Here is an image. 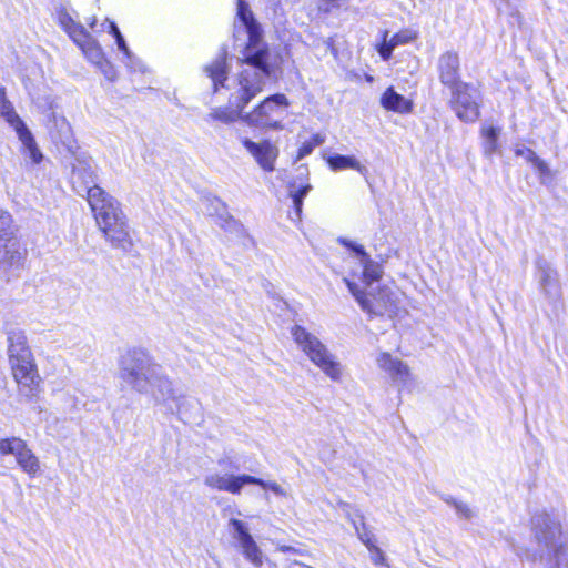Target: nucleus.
Listing matches in <instances>:
<instances>
[{
	"mask_svg": "<svg viewBox=\"0 0 568 568\" xmlns=\"http://www.w3.org/2000/svg\"><path fill=\"white\" fill-rule=\"evenodd\" d=\"M13 455L19 467L30 477L40 473V462L27 443L19 437L0 439V456Z\"/></svg>",
	"mask_w": 568,
	"mask_h": 568,
	"instance_id": "9b49d317",
	"label": "nucleus"
},
{
	"mask_svg": "<svg viewBox=\"0 0 568 568\" xmlns=\"http://www.w3.org/2000/svg\"><path fill=\"white\" fill-rule=\"evenodd\" d=\"M453 89L452 106L464 122H475L479 118V93L475 87L459 83Z\"/></svg>",
	"mask_w": 568,
	"mask_h": 568,
	"instance_id": "f8f14e48",
	"label": "nucleus"
},
{
	"mask_svg": "<svg viewBox=\"0 0 568 568\" xmlns=\"http://www.w3.org/2000/svg\"><path fill=\"white\" fill-rule=\"evenodd\" d=\"M389 32L385 30L383 32L382 42L376 45V50L384 61H388L392 57L395 48L404 44H408L417 39L418 32L414 29L407 28L398 31L390 38Z\"/></svg>",
	"mask_w": 568,
	"mask_h": 568,
	"instance_id": "a211bd4d",
	"label": "nucleus"
},
{
	"mask_svg": "<svg viewBox=\"0 0 568 568\" xmlns=\"http://www.w3.org/2000/svg\"><path fill=\"white\" fill-rule=\"evenodd\" d=\"M148 394H151L158 405L164 406L172 414H180L181 407L185 403V397L173 386L172 381L163 373L161 366L156 371V377L151 381Z\"/></svg>",
	"mask_w": 568,
	"mask_h": 568,
	"instance_id": "9d476101",
	"label": "nucleus"
},
{
	"mask_svg": "<svg viewBox=\"0 0 568 568\" xmlns=\"http://www.w3.org/2000/svg\"><path fill=\"white\" fill-rule=\"evenodd\" d=\"M233 37L239 48V71L226 75V58L221 55L204 67L205 74L211 79L213 89L229 91V108H216L210 116L223 123L242 121L245 106L258 95L272 74L271 54L261 38V27L255 21L246 2L237 0V12L234 21Z\"/></svg>",
	"mask_w": 568,
	"mask_h": 568,
	"instance_id": "f257e3e1",
	"label": "nucleus"
},
{
	"mask_svg": "<svg viewBox=\"0 0 568 568\" xmlns=\"http://www.w3.org/2000/svg\"><path fill=\"white\" fill-rule=\"evenodd\" d=\"M532 523L537 540L549 548L545 568H568V537L559 523L548 516H537Z\"/></svg>",
	"mask_w": 568,
	"mask_h": 568,
	"instance_id": "0eeeda50",
	"label": "nucleus"
},
{
	"mask_svg": "<svg viewBox=\"0 0 568 568\" xmlns=\"http://www.w3.org/2000/svg\"><path fill=\"white\" fill-rule=\"evenodd\" d=\"M7 341L9 364L20 392L27 396L34 395L41 385V377L26 333L12 329L8 333Z\"/></svg>",
	"mask_w": 568,
	"mask_h": 568,
	"instance_id": "20e7f679",
	"label": "nucleus"
},
{
	"mask_svg": "<svg viewBox=\"0 0 568 568\" xmlns=\"http://www.w3.org/2000/svg\"><path fill=\"white\" fill-rule=\"evenodd\" d=\"M0 118L4 120L17 134L28 128L17 113L12 102L7 98L4 88H0Z\"/></svg>",
	"mask_w": 568,
	"mask_h": 568,
	"instance_id": "5701e85b",
	"label": "nucleus"
},
{
	"mask_svg": "<svg viewBox=\"0 0 568 568\" xmlns=\"http://www.w3.org/2000/svg\"><path fill=\"white\" fill-rule=\"evenodd\" d=\"M454 506H455L456 513L462 518L469 519L473 517V515H474L473 510L470 509V507L467 504L455 501Z\"/></svg>",
	"mask_w": 568,
	"mask_h": 568,
	"instance_id": "72a5a7b5",
	"label": "nucleus"
},
{
	"mask_svg": "<svg viewBox=\"0 0 568 568\" xmlns=\"http://www.w3.org/2000/svg\"><path fill=\"white\" fill-rule=\"evenodd\" d=\"M532 165L537 171L539 180L542 184H549L552 182L554 173L545 161L538 158V160Z\"/></svg>",
	"mask_w": 568,
	"mask_h": 568,
	"instance_id": "7c9ffc66",
	"label": "nucleus"
},
{
	"mask_svg": "<svg viewBox=\"0 0 568 568\" xmlns=\"http://www.w3.org/2000/svg\"><path fill=\"white\" fill-rule=\"evenodd\" d=\"M500 129L491 124H484L481 128V135L484 138V153L486 155L494 154L498 149V136Z\"/></svg>",
	"mask_w": 568,
	"mask_h": 568,
	"instance_id": "cd10ccee",
	"label": "nucleus"
},
{
	"mask_svg": "<svg viewBox=\"0 0 568 568\" xmlns=\"http://www.w3.org/2000/svg\"><path fill=\"white\" fill-rule=\"evenodd\" d=\"M539 283L545 296L549 300L560 297V286L556 272L548 265L539 267Z\"/></svg>",
	"mask_w": 568,
	"mask_h": 568,
	"instance_id": "b1692460",
	"label": "nucleus"
},
{
	"mask_svg": "<svg viewBox=\"0 0 568 568\" xmlns=\"http://www.w3.org/2000/svg\"><path fill=\"white\" fill-rule=\"evenodd\" d=\"M341 243L351 251L346 260L349 274L343 281L361 308L371 315L399 316L404 312L405 297L400 290L384 285L377 292H367L374 282L382 278V264L373 260L363 245L346 239Z\"/></svg>",
	"mask_w": 568,
	"mask_h": 568,
	"instance_id": "f03ea898",
	"label": "nucleus"
},
{
	"mask_svg": "<svg viewBox=\"0 0 568 568\" xmlns=\"http://www.w3.org/2000/svg\"><path fill=\"white\" fill-rule=\"evenodd\" d=\"M18 226L12 215L0 207V265L11 266L22 260L20 244L17 239Z\"/></svg>",
	"mask_w": 568,
	"mask_h": 568,
	"instance_id": "1a4fd4ad",
	"label": "nucleus"
},
{
	"mask_svg": "<svg viewBox=\"0 0 568 568\" xmlns=\"http://www.w3.org/2000/svg\"><path fill=\"white\" fill-rule=\"evenodd\" d=\"M55 16L59 24L74 42L80 38V36H78L80 31L81 33L88 32L81 23L74 20L72 13L67 8L61 7L57 10Z\"/></svg>",
	"mask_w": 568,
	"mask_h": 568,
	"instance_id": "bb28decb",
	"label": "nucleus"
},
{
	"mask_svg": "<svg viewBox=\"0 0 568 568\" xmlns=\"http://www.w3.org/2000/svg\"><path fill=\"white\" fill-rule=\"evenodd\" d=\"M349 0H316L318 11L323 13H334L342 8H346Z\"/></svg>",
	"mask_w": 568,
	"mask_h": 568,
	"instance_id": "c756f323",
	"label": "nucleus"
},
{
	"mask_svg": "<svg viewBox=\"0 0 568 568\" xmlns=\"http://www.w3.org/2000/svg\"><path fill=\"white\" fill-rule=\"evenodd\" d=\"M292 336L298 348L325 376L333 382H342L344 365L317 336L298 325L292 328Z\"/></svg>",
	"mask_w": 568,
	"mask_h": 568,
	"instance_id": "423d86ee",
	"label": "nucleus"
},
{
	"mask_svg": "<svg viewBox=\"0 0 568 568\" xmlns=\"http://www.w3.org/2000/svg\"><path fill=\"white\" fill-rule=\"evenodd\" d=\"M229 526L232 528L233 538L236 540L244 558L255 567L263 565V552L248 531L247 525L235 518H231Z\"/></svg>",
	"mask_w": 568,
	"mask_h": 568,
	"instance_id": "4468645a",
	"label": "nucleus"
},
{
	"mask_svg": "<svg viewBox=\"0 0 568 568\" xmlns=\"http://www.w3.org/2000/svg\"><path fill=\"white\" fill-rule=\"evenodd\" d=\"M281 550L282 551H288V550H292V548L291 547H281Z\"/></svg>",
	"mask_w": 568,
	"mask_h": 568,
	"instance_id": "79ce46f5",
	"label": "nucleus"
},
{
	"mask_svg": "<svg viewBox=\"0 0 568 568\" xmlns=\"http://www.w3.org/2000/svg\"><path fill=\"white\" fill-rule=\"evenodd\" d=\"M381 104L384 109L397 113H409L413 109V102L404 95L397 93L394 88H387L381 97Z\"/></svg>",
	"mask_w": 568,
	"mask_h": 568,
	"instance_id": "4be33fe9",
	"label": "nucleus"
},
{
	"mask_svg": "<svg viewBox=\"0 0 568 568\" xmlns=\"http://www.w3.org/2000/svg\"><path fill=\"white\" fill-rule=\"evenodd\" d=\"M376 364L399 388H410L413 386L414 376L408 365L400 358L387 352H379L376 356Z\"/></svg>",
	"mask_w": 568,
	"mask_h": 568,
	"instance_id": "dca6fc26",
	"label": "nucleus"
},
{
	"mask_svg": "<svg viewBox=\"0 0 568 568\" xmlns=\"http://www.w3.org/2000/svg\"><path fill=\"white\" fill-rule=\"evenodd\" d=\"M308 142L315 149L317 145H321L324 142V139L320 134H315Z\"/></svg>",
	"mask_w": 568,
	"mask_h": 568,
	"instance_id": "4c0bfd02",
	"label": "nucleus"
},
{
	"mask_svg": "<svg viewBox=\"0 0 568 568\" xmlns=\"http://www.w3.org/2000/svg\"><path fill=\"white\" fill-rule=\"evenodd\" d=\"M371 552V560L374 565H384L386 561L385 555L381 548L377 546H374L373 548L368 549Z\"/></svg>",
	"mask_w": 568,
	"mask_h": 568,
	"instance_id": "473e14b6",
	"label": "nucleus"
},
{
	"mask_svg": "<svg viewBox=\"0 0 568 568\" xmlns=\"http://www.w3.org/2000/svg\"><path fill=\"white\" fill-rule=\"evenodd\" d=\"M79 176H80V172L74 171L73 175H72L73 181H75V179H78Z\"/></svg>",
	"mask_w": 568,
	"mask_h": 568,
	"instance_id": "a19ab883",
	"label": "nucleus"
},
{
	"mask_svg": "<svg viewBox=\"0 0 568 568\" xmlns=\"http://www.w3.org/2000/svg\"><path fill=\"white\" fill-rule=\"evenodd\" d=\"M515 153L516 155L521 156L524 160L531 164H534L538 160L537 154L532 150L525 146L516 148Z\"/></svg>",
	"mask_w": 568,
	"mask_h": 568,
	"instance_id": "2f4dec72",
	"label": "nucleus"
},
{
	"mask_svg": "<svg viewBox=\"0 0 568 568\" xmlns=\"http://www.w3.org/2000/svg\"><path fill=\"white\" fill-rule=\"evenodd\" d=\"M61 123H62V129L64 131L65 134L70 133V125L69 123L65 121L64 118L61 119Z\"/></svg>",
	"mask_w": 568,
	"mask_h": 568,
	"instance_id": "ea45409f",
	"label": "nucleus"
},
{
	"mask_svg": "<svg viewBox=\"0 0 568 568\" xmlns=\"http://www.w3.org/2000/svg\"><path fill=\"white\" fill-rule=\"evenodd\" d=\"M251 475H233L213 471L205 476L204 485L213 490L240 495L245 485H250Z\"/></svg>",
	"mask_w": 568,
	"mask_h": 568,
	"instance_id": "f3484780",
	"label": "nucleus"
},
{
	"mask_svg": "<svg viewBox=\"0 0 568 568\" xmlns=\"http://www.w3.org/2000/svg\"><path fill=\"white\" fill-rule=\"evenodd\" d=\"M17 135L22 144V154L28 158L32 164H40L43 160V154L30 130L27 128Z\"/></svg>",
	"mask_w": 568,
	"mask_h": 568,
	"instance_id": "393cba45",
	"label": "nucleus"
},
{
	"mask_svg": "<svg viewBox=\"0 0 568 568\" xmlns=\"http://www.w3.org/2000/svg\"><path fill=\"white\" fill-rule=\"evenodd\" d=\"M314 148L313 145L311 144V142L306 141L304 142L298 151H297V156H296V160H302L303 158L310 155L312 152H313Z\"/></svg>",
	"mask_w": 568,
	"mask_h": 568,
	"instance_id": "f704fd0d",
	"label": "nucleus"
},
{
	"mask_svg": "<svg viewBox=\"0 0 568 568\" xmlns=\"http://www.w3.org/2000/svg\"><path fill=\"white\" fill-rule=\"evenodd\" d=\"M80 38L74 42L82 51L87 60L92 63L109 81L118 78L115 67L105 58L99 42L89 32L79 33Z\"/></svg>",
	"mask_w": 568,
	"mask_h": 568,
	"instance_id": "ddd939ff",
	"label": "nucleus"
},
{
	"mask_svg": "<svg viewBox=\"0 0 568 568\" xmlns=\"http://www.w3.org/2000/svg\"><path fill=\"white\" fill-rule=\"evenodd\" d=\"M326 161L333 171L355 170L362 175L367 173V168L353 155L333 154Z\"/></svg>",
	"mask_w": 568,
	"mask_h": 568,
	"instance_id": "a878e982",
	"label": "nucleus"
},
{
	"mask_svg": "<svg viewBox=\"0 0 568 568\" xmlns=\"http://www.w3.org/2000/svg\"><path fill=\"white\" fill-rule=\"evenodd\" d=\"M250 479L252 480L250 481V485H257L265 490H270L280 498L287 499L292 496L288 487H285L275 480H264L255 476H251Z\"/></svg>",
	"mask_w": 568,
	"mask_h": 568,
	"instance_id": "c85d7f7f",
	"label": "nucleus"
},
{
	"mask_svg": "<svg viewBox=\"0 0 568 568\" xmlns=\"http://www.w3.org/2000/svg\"><path fill=\"white\" fill-rule=\"evenodd\" d=\"M88 202L97 225L113 247L128 250L131 239L126 219L119 202L98 185L88 187Z\"/></svg>",
	"mask_w": 568,
	"mask_h": 568,
	"instance_id": "7ed1b4c3",
	"label": "nucleus"
},
{
	"mask_svg": "<svg viewBox=\"0 0 568 568\" xmlns=\"http://www.w3.org/2000/svg\"><path fill=\"white\" fill-rule=\"evenodd\" d=\"M241 143L263 171L273 172L275 170L280 155V149L275 142L267 139L255 142L248 138H243Z\"/></svg>",
	"mask_w": 568,
	"mask_h": 568,
	"instance_id": "2eb2a0df",
	"label": "nucleus"
},
{
	"mask_svg": "<svg viewBox=\"0 0 568 568\" xmlns=\"http://www.w3.org/2000/svg\"><path fill=\"white\" fill-rule=\"evenodd\" d=\"M293 199L294 206L296 209V212L300 213L303 205V199L298 194H291Z\"/></svg>",
	"mask_w": 568,
	"mask_h": 568,
	"instance_id": "e433bc0d",
	"label": "nucleus"
},
{
	"mask_svg": "<svg viewBox=\"0 0 568 568\" xmlns=\"http://www.w3.org/2000/svg\"><path fill=\"white\" fill-rule=\"evenodd\" d=\"M311 189H312V186L310 184H306L296 191H291V194H298L301 196V199H304Z\"/></svg>",
	"mask_w": 568,
	"mask_h": 568,
	"instance_id": "c9c22d12",
	"label": "nucleus"
},
{
	"mask_svg": "<svg viewBox=\"0 0 568 568\" xmlns=\"http://www.w3.org/2000/svg\"><path fill=\"white\" fill-rule=\"evenodd\" d=\"M288 99L282 93L265 98L251 111L242 115V121L248 126L261 130H282L286 118Z\"/></svg>",
	"mask_w": 568,
	"mask_h": 568,
	"instance_id": "6e6552de",
	"label": "nucleus"
},
{
	"mask_svg": "<svg viewBox=\"0 0 568 568\" xmlns=\"http://www.w3.org/2000/svg\"><path fill=\"white\" fill-rule=\"evenodd\" d=\"M160 365L142 348H132L119 359V378L130 389L148 394L151 381L156 377Z\"/></svg>",
	"mask_w": 568,
	"mask_h": 568,
	"instance_id": "39448f33",
	"label": "nucleus"
},
{
	"mask_svg": "<svg viewBox=\"0 0 568 568\" xmlns=\"http://www.w3.org/2000/svg\"><path fill=\"white\" fill-rule=\"evenodd\" d=\"M87 174L90 179H92V172H87ZM91 182H93V180H91Z\"/></svg>",
	"mask_w": 568,
	"mask_h": 568,
	"instance_id": "37998d69",
	"label": "nucleus"
},
{
	"mask_svg": "<svg viewBox=\"0 0 568 568\" xmlns=\"http://www.w3.org/2000/svg\"><path fill=\"white\" fill-rule=\"evenodd\" d=\"M290 568H314V567L308 566V565H304V564H302V562H300V561H294V562L290 566Z\"/></svg>",
	"mask_w": 568,
	"mask_h": 568,
	"instance_id": "58836bf2",
	"label": "nucleus"
},
{
	"mask_svg": "<svg viewBox=\"0 0 568 568\" xmlns=\"http://www.w3.org/2000/svg\"><path fill=\"white\" fill-rule=\"evenodd\" d=\"M459 58L456 52L447 51L439 57L438 71L443 84L455 88L458 82Z\"/></svg>",
	"mask_w": 568,
	"mask_h": 568,
	"instance_id": "6ab92c4d",
	"label": "nucleus"
},
{
	"mask_svg": "<svg viewBox=\"0 0 568 568\" xmlns=\"http://www.w3.org/2000/svg\"><path fill=\"white\" fill-rule=\"evenodd\" d=\"M343 513L353 524V527L361 539V541L366 546L367 549L373 548L375 545L374 536L366 529L364 518L359 514L358 510L354 509L351 505L343 503L341 505Z\"/></svg>",
	"mask_w": 568,
	"mask_h": 568,
	"instance_id": "aec40b11",
	"label": "nucleus"
},
{
	"mask_svg": "<svg viewBox=\"0 0 568 568\" xmlns=\"http://www.w3.org/2000/svg\"><path fill=\"white\" fill-rule=\"evenodd\" d=\"M109 33L112 34L115 39V43L118 45V49L122 52L123 58L122 62L131 70H141L142 62L140 59L130 50V48L126 44V41L124 37L122 36L121 31L119 30L118 26L110 21L109 22Z\"/></svg>",
	"mask_w": 568,
	"mask_h": 568,
	"instance_id": "412c9836",
	"label": "nucleus"
}]
</instances>
